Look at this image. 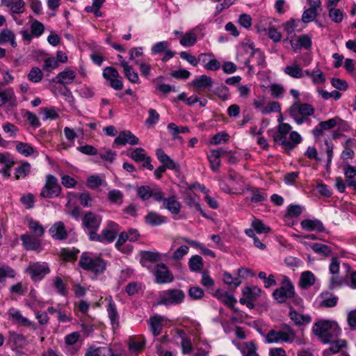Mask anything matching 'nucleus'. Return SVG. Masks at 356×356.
Segmentation results:
<instances>
[{
  "label": "nucleus",
  "mask_w": 356,
  "mask_h": 356,
  "mask_svg": "<svg viewBox=\"0 0 356 356\" xmlns=\"http://www.w3.org/2000/svg\"><path fill=\"white\" fill-rule=\"evenodd\" d=\"M8 104L10 107L14 108L17 106V97L12 88L4 90L0 88V107Z\"/></svg>",
  "instance_id": "obj_18"
},
{
  "label": "nucleus",
  "mask_w": 356,
  "mask_h": 356,
  "mask_svg": "<svg viewBox=\"0 0 356 356\" xmlns=\"http://www.w3.org/2000/svg\"><path fill=\"white\" fill-rule=\"evenodd\" d=\"M156 282L159 284L172 282L174 280L172 274L164 264H159L155 272Z\"/></svg>",
  "instance_id": "obj_17"
},
{
  "label": "nucleus",
  "mask_w": 356,
  "mask_h": 356,
  "mask_svg": "<svg viewBox=\"0 0 356 356\" xmlns=\"http://www.w3.org/2000/svg\"><path fill=\"white\" fill-rule=\"evenodd\" d=\"M26 222L27 227L33 235L37 236L40 238L43 236L45 229L38 221L32 218H29L27 219Z\"/></svg>",
  "instance_id": "obj_35"
},
{
  "label": "nucleus",
  "mask_w": 356,
  "mask_h": 356,
  "mask_svg": "<svg viewBox=\"0 0 356 356\" xmlns=\"http://www.w3.org/2000/svg\"><path fill=\"white\" fill-rule=\"evenodd\" d=\"M289 316L290 319L298 326H305L309 324L312 318L309 314H303L293 309H290Z\"/></svg>",
  "instance_id": "obj_23"
},
{
  "label": "nucleus",
  "mask_w": 356,
  "mask_h": 356,
  "mask_svg": "<svg viewBox=\"0 0 356 356\" xmlns=\"http://www.w3.org/2000/svg\"><path fill=\"white\" fill-rule=\"evenodd\" d=\"M314 109L309 104L293 103L289 109L290 116L298 124L305 122L309 116L314 114Z\"/></svg>",
  "instance_id": "obj_5"
},
{
  "label": "nucleus",
  "mask_w": 356,
  "mask_h": 356,
  "mask_svg": "<svg viewBox=\"0 0 356 356\" xmlns=\"http://www.w3.org/2000/svg\"><path fill=\"white\" fill-rule=\"evenodd\" d=\"M8 315L12 322L15 324H17L21 326L26 327L33 330H36L37 326L36 324L24 316L22 312L14 307H11L8 310Z\"/></svg>",
  "instance_id": "obj_11"
},
{
  "label": "nucleus",
  "mask_w": 356,
  "mask_h": 356,
  "mask_svg": "<svg viewBox=\"0 0 356 356\" xmlns=\"http://www.w3.org/2000/svg\"><path fill=\"white\" fill-rule=\"evenodd\" d=\"M80 338V334L77 332H73L65 337L64 351L69 355H74L79 346L76 344Z\"/></svg>",
  "instance_id": "obj_13"
},
{
  "label": "nucleus",
  "mask_w": 356,
  "mask_h": 356,
  "mask_svg": "<svg viewBox=\"0 0 356 356\" xmlns=\"http://www.w3.org/2000/svg\"><path fill=\"white\" fill-rule=\"evenodd\" d=\"M2 129L7 137L15 138L18 134L19 129L10 122H6L2 125Z\"/></svg>",
  "instance_id": "obj_59"
},
{
  "label": "nucleus",
  "mask_w": 356,
  "mask_h": 356,
  "mask_svg": "<svg viewBox=\"0 0 356 356\" xmlns=\"http://www.w3.org/2000/svg\"><path fill=\"white\" fill-rule=\"evenodd\" d=\"M161 259L159 252H145L142 254L140 264L148 268L151 267V263L157 261Z\"/></svg>",
  "instance_id": "obj_36"
},
{
  "label": "nucleus",
  "mask_w": 356,
  "mask_h": 356,
  "mask_svg": "<svg viewBox=\"0 0 356 356\" xmlns=\"http://www.w3.org/2000/svg\"><path fill=\"white\" fill-rule=\"evenodd\" d=\"M6 42H10L13 47H17L15 35L12 31L8 29L2 30L0 33V44H4Z\"/></svg>",
  "instance_id": "obj_43"
},
{
  "label": "nucleus",
  "mask_w": 356,
  "mask_h": 356,
  "mask_svg": "<svg viewBox=\"0 0 356 356\" xmlns=\"http://www.w3.org/2000/svg\"><path fill=\"white\" fill-rule=\"evenodd\" d=\"M261 291V289L256 286H246L242 290L243 296L248 298V300L250 301H254L259 298Z\"/></svg>",
  "instance_id": "obj_42"
},
{
  "label": "nucleus",
  "mask_w": 356,
  "mask_h": 356,
  "mask_svg": "<svg viewBox=\"0 0 356 356\" xmlns=\"http://www.w3.org/2000/svg\"><path fill=\"white\" fill-rule=\"evenodd\" d=\"M159 202H162L161 208L167 209L172 214H178L181 211V203L175 195L165 197L162 192V200Z\"/></svg>",
  "instance_id": "obj_12"
},
{
  "label": "nucleus",
  "mask_w": 356,
  "mask_h": 356,
  "mask_svg": "<svg viewBox=\"0 0 356 356\" xmlns=\"http://www.w3.org/2000/svg\"><path fill=\"white\" fill-rule=\"evenodd\" d=\"M296 333L289 325L283 324L280 327L272 329L265 337L267 343H291L295 341Z\"/></svg>",
  "instance_id": "obj_4"
},
{
  "label": "nucleus",
  "mask_w": 356,
  "mask_h": 356,
  "mask_svg": "<svg viewBox=\"0 0 356 356\" xmlns=\"http://www.w3.org/2000/svg\"><path fill=\"white\" fill-rule=\"evenodd\" d=\"M320 305L325 307H333L337 305L338 298L328 291H323L320 295Z\"/></svg>",
  "instance_id": "obj_33"
},
{
  "label": "nucleus",
  "mask_w": 356,
  "mask_h": 356,
  "mask_svg": "<svg viewBox=\"0 0 356 356\" xmlns=\"http://www.w3.org/2000/svg\"><path fill=\"white\" fill-rule=\"evenodd\" d=\"M42 72L38 67H33L28 74V79L33 83H38L42 79Z\"/></svg>",
  "instance_id": "obj_64"
},
{
  "label": "nucleus",
  "mask_w": 356,
  "mask_h": 356,
  "mask_svg": "<svg viewBox=\"0 0 356 356\" xmlns=\"http://www.w3.org/2000/svg\"><path fill=\"white\" fill-rule=\"evenodd\" d=\"M184 201L189 207L195 209V211H200L202 216H206L201 209L200 204L198 202V197L194 192L191 191H188L184 197Z\"/></svg>",
  "instance_id": "obj_32"
},
{
  "label": "nucleus",
  "mask_w": 356,
  "mask_h": 356,
  "mask_svg": "<svg viewBox=\"0 0 356 356\" xmlns=\"http://www.w3.org/2000/svg\"><path fill=\"white\" fill-rule=\"evenodd\" d=\"M228 177L232 187H237L238 191L242 188L245 183L243 177L235 172L229 171Z\"/></svg>",
  "instance_id": "obj_50"
},
{
  "label": "nucleus",
  "mask_w": 356,
  "mask_h": 356,
  "mask_svg": "<svg viewBox=\"0 0 356 356\" xmlns=\"http://www.w3.org/2000/svg\"><path fill=\"white\" fill-rule=\"evenodd\" d=\"M291 129L292 127L289 124L281 123L277 126L276 131L273 135L274 141L282 145L287 152L293 149L302 140L297 131H291Z\"/></svg>",
  "instance_id": "obj_1"
},
{
  "label": "nucleus",
  "mask_w": 356,
  "mask_h": 356,
  "mask_svg": "<svg viewBox=\"0 0 356 356\" xmlns=\"http://www.w3.org/2000/svg\"><path fill=\"white\" fill-rule=\"evenodd\" d=\"M102 222V217L92 212H87L82 219V225L87 230H98Z\"/></svg>",
  "instance_id": "obj_16"
},
{
  "label": "nucleus",
  "mask_w": 356,
  "mask_h": 356,
  "mask_svg": "<svg viewBox=\"0 0 356 356\" xmlns=\"http://www.w3.org/2000/svg\"><path fill=\"white\" fill-rule=\"evenodd\" d=\"M16 149L19 154L25 156H29L34 152V149L31 145L22 142H17L16 143Z\"/></svg>",
  "instance_id": "obj_52"
},
{
  "label": "nucleus",
  "mask_w": 356,
  "mask_h": 356,
  "mask_svg": "<svg viewBox=\"0 0 356 356\" xmlns=\"http://www.w3.org/2000/svg\"><path fill=\"white\" fill-rule=\"evenodd\" d=\"M115 143L120 146H124L127 144L135 145L139 143V139L130 131L125 130L119 133L115 139Z\"/></svg>",
  "instance_id": "obj_19"
},
{
  "label": "nucleus",
  "mask_w": 356,
  "mask_h": 356,
  "mask_svg": "<svg viewBox=\"0 0 356 356\" xmlns=\"http://www.w3.org/2000/svg\"><path fill=\"white\" fill-rule=\"evenodd\" d=\"M129 236L126 232H122L120 234L117 241L115 242V248L122 252L129 253L132 251V246H124V244L129 241Z\"/></svg>",
  "instance_id": "obj_39"
},
{
  "label": "nucleus",
  "mask_w": 356,
  "mask_h": 356,
  "mask_svg": "<svg viewBox=\"0 0 356 356\" xmlns=\"http://www.w3.org/2000/svg\"><path fill=\"white\" fill-rule=\"evenodd\" d=\"M300 226L304 230L307 232H323L325 231L323 222L316 218L304 219L300 222Z\"/></svg>",
  "instance_id": "obj_22"
},
{
  "label": "nucleus",
  "mask_w": 356,
  "mask_h": 356,
  "mask_svg": "<svg viewBox=\"0 0 356 356\" xmlns=\"http://www.w3.org/2000/svg\"><path fill=\"white\" fill-rule=\"evenodd\" d=\"M236 346L240 350L242 356H259L257 353V346L252 341L236 343Z\"/></svg>",
  "instance_id": "obj_27"
},
{
  "label": "nucleus",
  "mask_w": 356,
  "mask_h": 356,
  "mask_svg": "<svg viewBox=\"0 0 356 356\" xmlns=\"http://www.w3.org/2000/svg\"><path fill=\"white\" fill-rule=\"evenodd\" d=\"M43 113V120H56L58 117V110L54 107L40 108Z\"/></svg>",
  "instance_id": "obj_62"
},
{
  "label": "nucleus",
  "mask_w": 356,
  "mask_h": 356,
  "mask_svg": "<svg viewBox=\"0 0 356 356\" xmlns=\"http://www.w3.org/2000/svg\"><path fill=\"white\" fill-rule=\"evenodd\" d=\"M294 294V286L289 279L284 277L281 282L280 287L274 291L273 296L278 302L283 303L287 299L293 298Z\"/></svg>",
  "instance_id": "obj_6"
},
{
  "label": "nucleus",
  "mask_w": 356,
  "mask_h": 356,
  "mask_svg": "<svg viewBox=\"0 0 356 356\" xmlns=\"http://www.w3.org/2000/svg\"><path fill=\"white\" fill-rule=\"evenodd\" d=\"M111 355V348L107 346L90 348L85 356H109Z\"/></svg>",
  "instance_id": "obj_47"
},
{
  "label": "nucleus",
  "mask_w": 356,
  "mask_h": 356,
  "mask_svg": "<svg viewBox=\"0 0 356 356\" xmlns=\"http://www.w3.org/2000/svg\"><path fill=\"white\" fill-rule=\"evenodd\" d=\"M31 170V166L28 162L23 163L15 169V178L16 179H23L27 177Z\"/></svg>",
  "instance_id": "obj_48"
},
{
  "label": "nucleus",
  "mask_w": 356,
  "mask_h": 356,
  "mask_svg": "<svg viewBox=\"0 0 356 356\" xmlns=\"http://www.w3.org/2000/svg\"><path fill=\"white\" fill-rule=\"evenodd\" d=\"M145 221L149 225L159 226L166 222V217L155 211H150L145 216Z\"/></svg>",
  "instance_id": "obj_31"
},
{
  "label": "nucleus",
  "mask_w": 356,
  "mask_h": 356,
  "mask_svg": "<svg viewBox=\"0 0 356 356\" xmlns=\"http://www.w3.org/2000/svg\"><path fill=\"white\" fill-rule=\"evenodd\" d=\"M313 332L324 343H331L341 332L338 324L334 321L323 320L314 323Z\"/></svg>",
  "instance_id": "obj_2"
},
{
  "label": "nucleus",
  "mask_w": 356,
  "mask_h": 356,
  "mask_svg": "<svg viewBox=\"0 0 356 356\" xmlns=\"http://www.w3.org/2000/svg\"><path fill=\"white\" fill-rule=\"evenodd\" d=\"M78 252H79V250H76L74 248H73V249L63 248V249H61L60 251V256L65 261H71L76 259Z\"/></svg>",
  "instance_id": "obj_57"
},
{
  "label": "nucleus",
  "mask_w": 356,
  "mask_h": 356,
  "mask_svg": "<svg viewBox=\"0 0 356 356\" xmlns=\"http://www.w3.org/2000/svg\"><path fill=\"white\" fill-rule=\"evenodd\" d=\"M250 48L252 49V56L256 58L258 66L261 68H264L266 67V60L264 53L260 51L258 49H254V44L251 43L249 45Z\"/></svg>",
  "instance_id": "obj_55"
},
{
  "label": "nucleus",
  "mask_w": 356,
  "mask_h": 356,
  "mask_svg": "<svg viewBox=\"0 0 356 356\" xmlns=\"http://www.w3.org/2000/svg\"><path fill=\"white\" fill-rule=\"evenodd\" d=\"M44 25L38 20H34L31 25V32L34 38L40 37L44 32Z\"/></svg>",
  "instance_id": "obj_63"
},
{
  "label": "nucleus",
  "mask_w": 356,
  "mask_h": 356,
  "mask_svg": "<svg viewBox=\"0 0 356 356\" xmlns=\"http://www.w3.org/2000/svg\"><path fill=\"white\" fill-rule=\"evenodd\" d=\"M330 343V348L323 350V355L324 356H329L337 353L342 348L346 346V341L343 339L335 340V339H334Z\"/></svg>",
  "instance_id": "obj_34"
},
{
  "label": "nucleus",
  "mask_w": 356,
  "mask_h": 356,
  "mask_svg": "<svg viewBox=\"0 0 356 356\" xmlns=\"http://www.w3.org/2000/svg\"><path fill=\"white\" fill-rule=\"evenodd\" d=\"M212 54H200L199 60L203 63L205 70L209 71H216L220 69V63L216 58H211Z\"/></svg>",
  "instance_id": "obj_21"
},
{
  "label": "nucleus",
  "mask_w": 356,
  "mask_h": 356,
  "mask_svg": "<svg viewBox=\"0 0 356 356\" xmlns=\"http://www.w3.org/2000/svg\"><path fill=\"white\" fill-rule=\"evenodd\" d=\"M79 264L84 270L97 276L105 272L108 262L100 256L83 252L80 257Z\"/></svg>",
  "instance_id": "obj_3"
},
{
  "label": "nucleus",
  "mask_w": 356,
  "mask_h": 356,
  "mask_svg": "<svg viewBox=\"0 0 356 356\" xmlns=\"http://www.w3.org/2000/svg\"><path fill=\"white\" fill-rule=\"evenodd\" d=\"M281 111L280 105L276 102H270L266 105L264 104L261 110L263 115H268L271 113H279Z\"/></svg>",
  "instance_id": "obj_60"
},
{
  "label": "nucleus",
  "mask_w": 356,
  "mask_h": 356,
  "mask_svg": "<svg viewBox=\"0 0 356 356\" xmlns=\"http://www.w3.org/2000/svg\"><path fill=\"white\" fill-rule=\"evenodd\" d=\"M185 294L180 289H171L163 291L158 302L159 305H172L182 302L184 300Z\"/></svg>",
  "instance_id": "obj_7"
},
{
  "label": "nucleus",
  "mask_w": 356,
  "mask_h": 356,
  "mask_svg": "<svg viewBox=\"0 0 356 356\" xmlns=\"http://www.w3.org/2000/svg\"><path fill=\"white\" fill-rule=\"evenodd\" d=\"M303 207L299 204H290L286 209V214L284 220L288 221L289 218H298L302 212Z\"/></svg>",
  "instance_id": "obj_46"
},
{
  "label": "nucleus",
  "mask_w": 356,
  "mask_h": 356,
  "mask_svg": "<svg viewBox=\"0 0 356 356\" xmlns=\"http://www.w3.org/2000/svg\"><path fill=\"white\" fill-rule=\"evenodd\" d=\"M51 236L56 240H63L67 238V232L64 223L61 221L55 222L49 230Z\"/></svg>",
  "instance_id": "obj_24"
},
{
  "label": "nucleus",
  "mask_w": 356,
  "mask_h": 356,
  "mask_svg": "<svg viewBox=\"0 0 356 356\" xmlns=\"http://www.w3.org/2000/svg\"><path fill=\"white\" fill-rule=\"evenodd\" d=\"M227 151L222 148L218 149H213L210 154L208 155V159L210 163L211 168L213 171H217L220 165V157L227 154Z\"/></svg>",
  "instance_id": "obj_26"
},
{
  "label": "nucleus",
  "mask_w": 356,
  "mask_h": 356,
  "mask_svg": "<svg viewBox=\"0 0 356 356\" xmlns=\"http://www.w3.org/2000/svg\"><path fill=\"white\" fill-rule=\"evenodd\" d=\"M214 296L222 303L225 304L229 307H233L234 305L236 302V299L230 293L218 290L216 291Z\"/></svg>",
  "instance_id": "obj_37"
},
{
  "label": "nucleus",
  "mask_w": 356,
  "mask_h": 356,
  "mask_svg": "<svg viewBox=\"0 0 356 356\" xmlns=\"http://www.w3.org/2000/svg\"><path fill=\"white\" fill-rule=\"evenodd\" d=\"M329 8V17L331 20L335 23H340L343 19V12L334 6L328 7Z\"/></svg>",
  "instance_id": "obj_56"
},
{
  "label": "nucleus",
  "mask_w": 356,
  "mask_h": 356,
  "mask_svg": "<svg viewBox=\"0 0 356 356\" xmlns=\"http://www.w3.org/2000/svg\"><path fill=\"white\" fill-rule=\"evenodd\" d=\"M188 266L191 271H200L203 267L202 258L199 255H194L189 259Z\"/></svg>",
  "instance_id": "obj_49"
},
{
  "label": "nucleus",
  "mask_w": 356,
  "mask_h": 356,
  "mask_svg": "<svg viewBox=\"0 0 356 356\" xmlns=\"http://www.w3.org/2000/svg\"><path fill=\"white\" fill-rule=\"evenodd\" d=\"M224 283L230 287L236 288L241 284V280L239 277H233L229 273L223 274Z\"/></svg>",
  "instance_id": "obj_61"
},
{
  "label": "nucleus",
  "mask_w": 356,
  "mask_h": 356,
  "mask_svg": "<svg viewBox=\"0 0 356 356\" xmlns=\"http://www.w3.org/2000/svg\"><path fill=\"white\" fill-rule=\"evenodd\" d=\"M138 196L143 201L153 197L156 202L162 200V191L156 186L151 187L149 186H141L137 188Z\"/></svg>",
  "instance_id": "obj_10"
},
{
  "label": "nucleus",
  "mask_w": 356,
  "mask_h": 356,
  "mask_svg": "<svg viewBox=\"0 0 356 356\" xmlns=\"http://www.w3.org/2000/svg\"><path fill=\"white\" fill-rule=\"evenodd\" d=\"M125 76L132 83H140V79L136 71L131 65H126L123 69Z\"/></svg>",
  "instance_id": "obj_51"
},
{
  "label": "nucleus",
  "mask_w": 356,
  "mask_h": 356,
  "mask_svg": "<svg viewBox=\"0 0 356 356\" xmlns=\"http://www.w3.org/2000/svg\"><path fill=\"white\" fill-rule=\"evenodd\" d=\"M15 270L8 266H0V288L5 285V280L7 277L13 278L15 277Z\"/></svg>",
  "instance_id": "obj_45"
},
{
  "label": "nucleus",
  "mask_w": 356,
  "mask_h": 356,
  "mask_svg": "<svg viewBox=\"0 0 356 356\" xmlns=\"http://www.w3.org/2000/svg\"><path fill=\"white\" fill-rule=\"evenodd\" d=\"M167 129L174 138H177L178 134L180 133H188L189 131V129L187 127H178L172 122L168 124Z\"/></svg>",
  "instance_id": "obj_58"
},
{
  "label": "nucleus",
  "mask_w": 356,
  "mask_h": 356,
  "mask_svg": "<svg viewBox=\"0 0 356 356\" xmlns=\"http://www.w3.org/2000/svg\"><path fill=\"white\" fill-rule=\"evenodd\" d=\"M119 232V225L113 221H108L107 225L101 233L102 243H111L113 241Z\"/></svg>",
  "instance_id": "obj_15"
},
{
  "label": "nucleus",
  "mask_w": 356,
  "mask_h": 356,
  "mask_svg": "<svg viewBox=\"0 0 356 356\" xmlns=\"http://www.w3.org/2000/svg\"><path fill=\"white\" fill-rule=\"evenodd\" d=\"M291 44L293 49L300 47L309 49L312 46V40L307 35H301L297 40H291Z\"/></svg>",
  "instance_id": "obj_41"
},
{
  "label": "nucleus",
  "mask_w": 356,
  "mask_h": 356,
  "mask_svg": "<svg viewBox=\"0 0 356 356\" xmlns=\"http://www.w3.org/2000/svg\"><path fill=\"white\" fill-rule=\"evenodd\" d=\"M22 245L28 250H37L41 245V238L30 234H22L20 237Z\"/></svg>",
  "instance_id": "obj_20"
},
{
  "label": "nucleus",
  "mask_w": 356,
  "mask_h": 356,
  "mask_svg": "<svg viewBox=\"0 0 356 356\" xmlns=\"http://www.w3.org/2000/svg\"><path fill=\"white\" fill-rule=\"evenodd\" d=\"M33 280L39 281L41 280L50 271L49 265L45 263H33L30 264L26 270Z\"/></svg>",
  "instance_id": "obj_9"
},
{
  "label": "nucleus",
  "mask_w": 356,
  "mask_h": 356,
  "mask_svg": "<svg viewBox=\"0 0 356 356\" xmlns=\"http://www.w3.org/2000/svg\"><path fill=\"white\" fill-rule=\"evenodd\" d=\"M250 200L254 203H260L264 202L267 199V194L263 189L255 188L252 191Z\"/></svg>",
  "instance_id": "obj_54"
},
{
  "label": "nucleus",
  "mask_w": 356,
  "mask_h": 356,
  "mask_svg": "<svg viewBox=\"0 0 356 356\" xmlns=\"http://www.w3.org/2000/svg\"><path fill=\"white\" fill-rule=\"evenodd\" d=\"M203 26L199 25L193 28L191 31L186 33L182 35L179 42L184 47H193L197 42V35L195 32L201 31Z\"/></svg>",
  "instance_id": "obj_25"
},
{
  "label": "nucleus",
  "mask_w": 356,
  "mask_h": 356,
  "mask_svg": "<svg viewBox=\"0 0 356 356\" xmlns=\"http://www.w3.org/2000/svg\"><path fill=\"white\" fill-rule=\"evenodd\" d=\"M107 312L113 327H114L115 325H118V314L114 302L110 301L107 307Z\"/></svg>",
  "instance_id": "obj_53"
},
{
  "label": "nucleus",
  "mask_w": 356,
  "mask_h": 356,
  "mask_svg": "<svg viewBox=\"0 0 356 356\" xmlns=\"http://www.w3.org/2000/svg\"><path fill=\"white\" fill-rule=\"evenodd\" d=\"M15 164V158L10 153L0 152V165H2L0 173L4 178H8L10 176V169Z\"/></svg>",
  "instance_id": "obj_14"
},
{
  "label": "nucleus",
  "mask_w": 356,
  "mask_h": 356,
  "mask_svg": "<svg viewBox=\"0 0 356 356\" xmlns=\"http://www.w3.org/2000/svg\"><path fill=\"white\" fill-rule=\"evenodd\" d=\"M164 317L155 315L149 319V326L154 336L159 335L162 328Z\"/></svg>",
  "instance_id": "obj_40"
},
{
  "label": "nucleus",
  "mask_w": 356,
  "mask_h": 356,
  "mask_svg": "<svg viewBox=\"0 0 356 356\" xmlns=\"http://www.w3.org/2000/svg\"><path fill=\"white\" fill-rule=\"evenodd\" d=\"M61 187L58 179L54 175H48L46 177L45 184L42 188L40 195L44 198H52L59 195Z\"/></svg>",
  "instance_id": "obj_8"
},
{
  "label": "nucleus",
  "mask_w": 356,
  "mask_h": 356,
  "mask_svg": "<svg viewBox=\"0 0 356 356\" xmlns=\"http://www.w3.org/2000/svg\"><path fill=\"white\" fill-rule=\"evenodd\" d=\"M315 282V276L311 271H305L301 274L300 285L303 289H307Z\"/></svg>",
  "instance_id": "obj_44"
},
{
  "label": "nucleus",
  "mask_w": 356,
  "mask_h": 356,
  "mask_svg": "<svg viewBox=\"0 0 356 356\" xmlns=\"http://www.w3.org/2000/svg\"><path fill=\"white\" fill-rule=\"evenodd\" d=\"M107 198L111 204L121 206L124 202V193L118 189H112L108 192Z\"/></svg>",
  "instance_id": "obj_38"
},
{
  "label": "nucleus",
  "mask_w": 356,
  "mask_h": 356,
  "mask_svg": "<svg viewBox=\"0 0 356 356\" xmlns=\"http://www.w3.org/2000/svg\"><path fill=\"white\" fill-rule=\"evenodd\" d=\"M212 79L205 74L196 77L192 82L193 86L197 91L204 90L207 88H209L212 86Z\"/></svg>",
  "instance_id": "obj_30"
},
{
  "label": "nucleus",
  "mask_w": 356,
  "mask_h": 356,
  "mask_svg": "<svg viewBox=\"0 0 356 356\" xmlns=\"http://www.w3.org/2000/svg\"><path fill=\"white\" fill-rule=\"evenodd\" d=\"M283 71L286 75L293 79H298L305 76L303 70L300 65L296 62L286 65Z\"/></svg>",
  "instance_id": "obj_28"
},
{
  "label": "nucleus",
  "mask_w": 356,
  "mask_h": 356,
  "mask_svg": "<svg viewBox=\"0 0 356 356\" xmlns=\"http://www.w3.org/2000/svg\"><path fill=\"white\" fill-rule=\"evenodd\" d=\"M76 77V73L74 71L70 69H66L65 70L58 73L54 81L63 85H68L73 82Z\"/></svg>",
  "instance_id": "obj_29"
}]
</instances>
